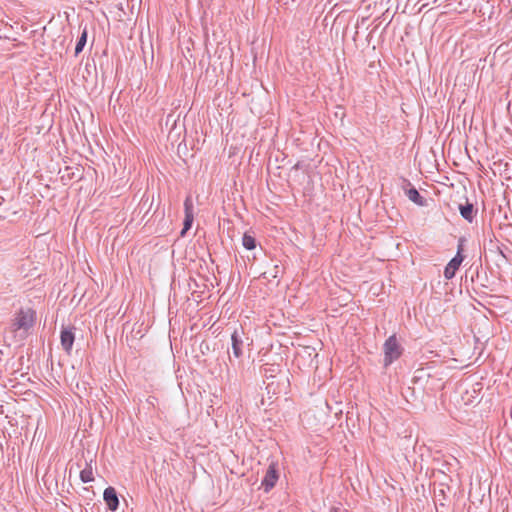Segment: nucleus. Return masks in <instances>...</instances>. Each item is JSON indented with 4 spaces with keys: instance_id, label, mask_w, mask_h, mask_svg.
I'll return each instance as SVG.
<instances>
[{
    "instance_id": "obj_1",
    "label": "nucleus",
    "mask_w": 512,
    "mask_h": 512,
    "mask_svg": "<svg viewBox=\"0 0 512 512\" xmlns=\"http://www.w3.org/2000/svg\"><path fill=\"white\" fill-rule=\"evenodd\" d=\"M383 351H384L383 365H384V367H388L395 360L400 358V356L403 353V348L400 345L397 337L395 335H391L390 337H388V339H386V341L383 345Z\"/></svg>"
},
{
    "instance_id": "obj_2",
    "label": "nucleus",
    "mask_w": 512,
    "mask_h": 512,
    "mask_svg": "<svg viewBox=\"0 0 512 512\" xmlns=\"http://www.w3.org/2000/svg\"><path fill=\"white\" fill-rule=\"evenodd\" d=\"M279 474L275 463H271L262 479L261 486L264 487L266 492L270 491L278 481Z\"/></svg>"
},
{
    "instance_id": "obj_3",
    "label": "nucleus",
    "mask_w": 512,
    "mask_h": 512,
    "mask_svg": "<svg viewBox=\"0 0 512 512\" xmlns=\"http://www.w3.org/2000/svg\"><path fill=\"white\" fill-rule=\"evenodd\" d=\"M33 323H34L33 312H31V311L25 312V311L21 310L15 319L14 326L16 329L28 330L29 328H31L33 326Z\"/></svg>"
},
{
    "instance_id": "obj_4",
    "label": "nucleus",
    "mask_w": 512,
    "mask_h": 512,
    "mask_svg": "<svg viewBox=\"0 0 512 512\" xmlns=\"http://www.w3.org/2000/svg\"><path fill=\"white\" fill-rule=\"evenodd\" d=\"M184 208H185V218L183 222V229L181 231V236H184L186 232L191 228L194 220L193 215V204L191 199L188 197L186 198L184 202Z\"/></svg>"
},
{
    "instance_id": "obj_5",
    "label": "nucleus",
    "mask_w": 512,
    "mask_h": 512,
    "mask_svg": "<svg viewBox=\"0 0 512 512\" xmlns=\"http://www.w3.org/2000/svg\"><path fill=\"white\" fill-rule=\"evenodd\" d=\"M464 257L462 254L457 253L446 265L444 269V277L448 280L452 279L456 271L459 269Z\"/></svg>"
},
{
    "instance_id": "obj_6",
    "label": "nucleus",
    "mask_w": 512,
    "mask_h": 512,
    "mask_svg": "<svg viewBox=\"0 0 512 512\" xmlns=\"http://www.w3.org/2000/svg\"><path fill=\"white\" fill-rule=\"evenodd\" d=\"M103 499L111 511H116L119 506V499L115 488L109 486L104 490Z\"/></svg>"
},
{
    "instance_id": "obj_7",
    "label": "nucleus",
    "mask_w": 512,
    "mask_h": 512,
    "mask_svg": "<svg viewBox=\"0 0 512 512\" xmlns=\"http://www.w3.org/2000/svg\"><path fill=\"white\" fill-rule=\"evenodd\" d=\"M60 339L63 350L69 354L72 350V346L75 340L73 328H63L61 331Z\"/></svg>"
},
{
    "instance_id": "obj_8",
    "label": "nucleus",
    "mask_w": 512,
    "mask_h": 512,
    "mask_svg": "<svg viewBox=\"0 0 512 512\" xmlns=\"http://www.w3.org/2000/svg\"><path fill=\"white\" fill-rule=\"evenodd\" d=\"M243 348V339L238 330H234V332L231 335V349L233 356L239 359L243 355Z\"/></svg>"
},
{
    "instance_id": "obj_9",
    "label": "nucleus",
    "mask_w": 512,
    "mask_h": 512,
    "mask_svg": "<svg viewBox=\"0 0 512 512\" xmlns=\"http://www.w3.org/2000/svg\"><path fill=\"white\" fill-rule=\"evenodd\" d=\"M406 195L410 201L417 204L418 206H426L427 204L426 199L423 196H421L418 190L414 187L408 189Z\"/></svg>"
},
{
    "instance_id": "obj_10",
    "label": "nucleus",
    "mask_w": 512,
    "mask_h": 512,
    "mask_svg": "<svg viewBox=\"0 0 512 512\" xmlns=\"http://www.w3.org/2000/svg\"><path fill=\"white\" fill-rule=\"evenodd\" d=\"M461 216L468 222H472L475 216V209L472 203L466 202L459 206Z\"/></svg>"
},
{
    "instance_id": "obj_11",
    "label": "nucleus",
    "mask_w": 512,
    "mask_h": 512,
    "mask_svg": "<svg viewBox=\"0 0 512 512\" xmlns=\"http://www.w3.org/2000/svg\"><path fill=\"white\" fill-rule=\"evenodd\" d=\"M80 479L83 483H89L94 480L93 470L91 465L87 464L86 467L80 472Z\"/></svg>"
},
{
    "instance_id": "obj_12",
    "label": "nucleus",
    "mask_w": 512,
    "mask_h": 512,
    "mask_svg": "<svg viewBox=\"0 0 512 512\" xmlns=\"http://www.w3.org/2000/svg\"><path fill=\"white\" fill-rule=\"evenodd\" d=\"M86 42H87V30L84 29L82 34H81V36L78 38V41L76 43L75 56L79 55L83 51V49H84V47L86 45Z\"/></svg>"
},
{
    "instance_id": "obj_13",
    "label": "nucleus",
    "mask_w": 512,
    "mask_h": 512,
    "mask_svg": "<svg viewBox=\"0 0 512 512\" xmlns=\"http://www.w3.org/2000/svg\"><path fill=\"white\" fill-rule=\"evenodd\" d=\"M242 244L247 250H253L256 248V239L252 235L245 233L242 238Z\"/></svg>"
},
{
    "instance_id": "obj_14",
    "label": "nucleus",
    "mask_w": 512,
    "mask_h": 512,
    "mask_svg": "<svg viewBox=\"0 0 512 512\" xmlns=\"http://www.w3.org/2000/svg\"><path fill=\"white\" fill-rule=\"evenodd\" d=\"M0 39L16 41L15 37L10 36L7 32L2 31L1 29H0Z\"/></svg>"
},
{
    "instance_id": "obj_15",
    "label": "nucleus",
    "mask_w": 512,
    "mask_h": 512,
    "mask_svg": "<svg viewBox=\"0 0 512 512\" xmlns=\"http://www.w3.org/2000/svg\"><path fill=\"white\" fill-rule=\"evenodd\" d=\"M462 251H463V239H460L458 247H457V253L461 254Z\"/></svg>"
},
{
    "instance_id": "obj_16",
    "label": "nucleus",
    "mask_w": 512,
    "mask_h": 512,
    "mask_svg": "<svg viewBox=\"0 0 512 512\" xmlns=\"http://www.w3.org/2000/svg\"><path fill=\"white\" fill-rule=\"evenodd\" d=\"M267 274H268V272H264L262 275L264 278H268Z\"/></svg>"
},
{
    "instance_id": "obj_17",
    "label": "nucleus",
    "mask_w": 512,
    "mask_h": 512,
    "mask_svg": "<svg viewBox=\"0 0 512 512\" xmlns=\"http://www.w3.org/2000/svg\"><path fill=\"white\" fill-rule=\"evenodd\" d=\"M229 362H230L231 364H233V359H232V357H231V356H229Z\"/></svg>"
}]
</instances>
